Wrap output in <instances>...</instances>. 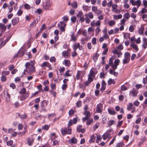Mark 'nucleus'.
<instances>
[{
  "label": "nucleus",
  "mask_w": 147,
  "mask_h": 147,
  "mask_svg": "<svg viewBox=\"0 0 147 147\" xmlns=\"http://www.w3.org/2000/svg\"><path fill=\"white\" fill-rule=\"evenodd\" d=\"M9 71H3L1 73L2 76H5L9 74Z\"/></svg>",
  "instance_id": "nucleus-57"
},
{
  "label": "nucleus",
  "mask_w": 147,
  "mask_h": 147,
  "mask_svg": "<svg viewBox=\"0 0 147 147\" xmlns=\"http://www.w3.org/2000/svg\"><path fill=\"white\" fill-rule=\"evenodd\" d=\"M13 91H12L11 93H12L11 95L9 93L7 92H6V93H5V96L6 98V100L7 101H9L10 100V96L13 97H14V95L13 94Z\"/></svg>",
  "instance_id": "nucleus-5"
},
{
  "label": "nucleus",
  "mask_w": 147,
  "mask_h": 147,
  "mask_svg": "<svg viewBox=\"0 0 147 147\" xmlns=\"http://www.w3.org/2000/svg\"><path fill=\"white\" fill-rule=\"evenodd\" d=\"M108 84L109 85L114 84L115 83V81L114 79H110L108 81Z\"/></svg>",
  "instance_id": "nucleus-39"
},
{
  "label": "nucleus",
  "mask_w": 147,
  "mask_h": 147,
  "mask_svg": "<svg viewBox=\"0 0 147 147\" xmlns=\"http://www.w3.org/2000/svg\"><path fill=\"white\" fill-rule=\"evenodd\" d=\"M84 16L83 13L82 12L80 11L79 12L78 14L77 15V16L78 18H80L81 17H82V16Z\"/></svg>",
  "instance_id": "nucleus-43"
},
{
  "label": "nucleus",
  "mask_w": 147,
  "mask_h": 147,
  "mask_svg": "<svg viewBox=\"0 0 147 147\" xmlns=\"http://www.w3.org/2000/svg\"><path fill=\"white\" fill-rule=\"evenodd\" d=\"M92 11L95 13H96L98 11V8L97 6H93L92 7Z\"/></svg>",
  "instance_id": "nucleus-42"
},
{
  "label": "nucleus",
  "mask_w": 147,
  "mask_h": 147,
  "mask_svg": "<svg viewBox=\"0 0 147 147\" xmlns=\"http://www.w3.org/2000/svg\"><path fill=\"white\" fill-rule=\"evenodd\" d=\"M96 138V137L94 135H92L91 136L90 139L89 140V142L90 143L94 142Z\"/></svg>",
  "instance_id": "nucleus-25"
},
{
  "label": "nucleus",
  "mask_w": 147,
  "mask_h": 147,
  "mask_svg": "<svg viewBox=\"0 0 147 147\" xmlns=\"http://www.w3.org/2000/svg\"><path fill=\"white\" fill-rule=\"evenodd\" d=\"M5 29L6 27L4 25L1 24H0V30H1L2 32H4Z\"/></svg>",
  "instance_id": "nucleus-27"
},
{
  "label": "nucleus",
  "mask_w": 147,
  "mask_h": 147,
  "mask_svg": "<svg viewBox=\"0 0 147 147\" xmlns=\"http://www.w3.org/2000/svg\"><path fill=\"white\" fill-rule=\"evenodd\" d=\"M134 107L133 104L132 103H129L128 105L127 106V109L128 111H130L131 110V109H133Z\"/></svg>",
  "instance_id": "nucleus-31"
},
{
  "label": "nucleus",
  "mask_w": 147,
  "mask_h": 147,
  "mask_svg": "<svg viewBox=\"0 0 147 147\" xmlns=\"http://www.w3.org/2000/svg\"><path fill=\"white\" fill-rule=\"evenodd\" d=\"M51 139H53L57 137L55 133H53L51 134Z\"/></svg>",
  "instance_id": "nucleus-61"
},
{
  "label": "nucleus",
  "mask_w": 147,
  "mask_h": 147,
  "mask_svg": "<svg viewBox=\"0 0 147 147\" xmlns=\"http://www.w3.org/2000/svg\"><path fill=\"white\" fill-rule=\"evenodd\" d=\"M120 60L119 59H115L114 63L111 64V66L113 69L115 70L117 68V66L119 65Z\"/></svg>",
  "instance_id": "nucleus-4"
},
{
  "label": "nucleus",
  "mask_w": 147,
  "mask_h": 147,
  "mask_svg": "<svg viewBox=\"0 0 147 147\" xmlns=\"http://www.w3.org/2000/svg\"><path fill=\"white\" fill-rule=\"evenodd\" d=\"M124 59L123 60V63L126 64L129 62L130 60V54L128 52L125 53L124 54Z\"/></svg>",
  "instance_id": "nucleus-2"
},
{
  "label": "nucleus",
  "mask_w": 147,
  "mask_h": 147,
  "mask_svg": "<svg viewBox=\"0 0 147 147\" xmlns=\"http://www.w3.org/2000/svg\"><path fill=\"white\" fill-rule=\"evenodd\" d=\"M19 18L16 17L12 20V23L13 25H16L19 22Z\"/></svg>",
  "instance_id": "nucleus-15"
},
{
  "label": "nucleus",
  "mask_w": 147,
  "mask_h": 147,
  "mask_svg": "<svg viewBox=\"0 0 147 147\" xmlns=\"http://www.w3.org/2000/svg\"><path fill=\"white\" fill-rule=\"evenodd\" d=\"M101 29H100V27H97L95 30V35H96L98 34L101 31Z\"/></svg>",
  "instance_id": "nucleus-36"
},
{
  "label": "nucleus",
  "mask_w": 147,
  "mask_h": 147,
  "mask_svg": "<svg viewBox=\"0 0 147 147\" xmlns=\"http://www.w3.org/2000/svg\"><path fill=\"white\" fill-rule=\"evenodd\" d=\"M51 5V3L49 1H47L43 4V7L45 9H48Z\"/></svg>",
  "instance_id": "nucleus-8"
},
{
  "label": "nucleus",
  "mask_w": 147,
  "mask_h": 147,
  "mask_svg": "<svg viewBox=\"0 0 147 147\" xmlns=\"http://www.w3.org/2000/svg\"><path fill=\"white\" fill-rule=\"evenodd\" d=\"M100 125V123H96L93 126V128L94 131L95 130L98 128L99 127Z\"/></svg>",
  "instance_id": "nucleus-41"
},
{
  "label": "nucleus",
  "mask_w": 147,
  "mask_h": 147,
  "mask_svg": "<svg viewBox=\"0 0 147 147\" xmlns=\"http://www.w3.org/2000/svg\"><path fill=\"white\" fill-rule=\"evenodd\" d=\"M81 31H83V32L82 33V34L84 36H87V31L86 30H81L80 29L78 31V33H79L80 34V32Z\"/></svg>",
  "instance_id": "nucleus-32"
},
{
  "label": "nucleus",
  "mask_w": 147,
  "mask_h": 147,
  "mask_svg": "<svg viewBox=\"0 0 147 147\" xmlns=\"http://www.w3.org/2000/svg\"><path fill=\"white\" fill-rule=\"evenodd\" d=\"M38 21L36 20H34L33 22L30 24V26L31 27H33L35 26L36 24L37 23Z\"/></svg>",
  "instance_id": "nucleus-51"
},
{
  "label": "nucleus",
  "mask_w": 147,
  "mask_h": 147,
  "mask_svg": "<svg viewBox=\"0 0 147 147\" xmlns=\"http://www.w3.org/2000/svg\"><path fill=\"white\" fill-rule=\"evenodd\" d=\"M64 22H66L68 20V17L67 16H64L62 18Z\"/></svg>",
  "instance_id": "nucleus-55"
},
{
  "label": "nucleus",
  "mask_w": 147,
  "mask_h": 147,
  "mask_svg": "<svg viewBox=\"0 0 147 147\" xmlns=\"http://www.w3.org/2000/svg\"><path fill=\"white\" fill-rule=\"evenodd\" d=\"M50 86L51 88V90H53L56 89V84H55L51 83L50 84Z\"/></svg>",
  "instance_id": "nucleus-47"
},
{
  "label": "nucleus",
  "mask_w": 147,
  "mask_h": 147,
  "mask_svg": "<svg viewBox=\"0 0 147 147\" xmlns=\"http://www.w3.org/2000/svg\"><path fill=\"white\" fill-rule=\"evenodd\" d=\"M62 56H64L65 58H68L69 55L68 52L67 51H64L62 52Z\"/></svg>",
  "instance_id": "nucleus-21"
},
{
  "label": "nucleus",
  "mask_w": 147,
  "mask_h": 147,
  "mask_svg": "<svg viewBox=\"0 0 147 147\" xmlns=\"http://www.w3.org/2000/svg\"><path fill=\"white\" fill-rule=\"evenodd\" d=\"M144 29V27L143 26H141L139 30V33L141 34H142L143 33Z\"/></svg>",
  "instance_id": "nucleus-38"
},
{
  "label": "nucleus",
  "mask_w": 147,
  "mask_h": 147,
  "mask_svg": "<svg viewBox=\"0 0 147 147\" xmlns=\"http://www.w3.org/2000/svg\"><path fill=\"white\" fill-rule=\"evenodd\" d=\"M77 131L78 132H81L82 133H84L85 131V129L82 128V126L81 125L78 126L77 128Z\"/></svg>",
  "instance_id": "nucleus-10"
},
{
  "label": "nucleus",
  "mask_w": 147,
  "mask_h": 147,
  "mask_svg": "<svg viewBox=\"0 0 147 147\" xmlns=\"http://www.w3.org/2000/svg\"><path fill=\"white\" fill-rule=\"evenodd\" d=\"M72 6L74 8H76L77 7V2L76 1L73 2L72 4Z\"/></svg>",
  "instance_id": "nucleus-62"
},
{
  "label": "nucleus",
  "mask_w": 147,
  "mask_h": 147,
  "mask_svg": "<svg viewBox=\"0 0 147 147\" xmlns=\"http://www.w3.org/2000/svg\"><path fill=\"white\" fill-rule=\"evenodd\" d=\"M63 64L65 66H69L70 65V63L69 60H65L63 62Z\"/></svg>",
  "instance_id": "nucleus-26"
},
{
  "label": "nucleus",
  "mask_w": 147,
  "mask_h": 147,
  "mask_svg": "<svg viewBox=\"0 0 147 147\" xmlns=\"http://www.w3.org/2000/svg\"><path fill=\"white\" fill-rule=\"evenodd\" d=\"M25 51L24 52L22 51H20L18 53L17 55L16 56L18 55L19 57H22L23 55L25 53Z\"/></svg>",
  "instance_id": "nucleus-35"
},
{
  "label": "nucleus",
  "mask_w": 147,
  "mask_h": 147,
  "mask_svg": "<svg viewBox=\"0 0 147 147\" xmlns=\"http://www.w3.org/2000/svg\"><path fill=\"white\" fill-rule=\"evenodd\" d=\"M26 127H24L23 131L22 132L18 131V134L20 136H22L25 134L27 131Z\"/></svg>",
  "instance_id": "nucleus-22"
},
{
  "label": "nucleus",
  "mask_w": 147,
  "mask_h": 147,
  "mask_svg": "<svg viewBox=\"0 0 147 147\" xmlns=\"http://www.w3.org/2000/svg\"><path fill=\"white\" fill-rule=\"evenodd\" d=\"M130 47H132L136 51H137L138 50L137 45L135 44H131Z\"/></svg>",
  "instance_id": "nucleus-34"
},
{
  "label": "nucleus",
  "mask_w": 147,
  "mask_h": 147,
  "mask_svg": "<svg viewBox=\"0 0 147 147\" xmlns=\"http://www.w3.org/2000/svg\"><path fill=\"white\" fill-rule=\"evenodd\" d=\"M108 111L109 114L112 115H114L115 113V111L110 109H108Z\"/></svg>",
  "instance_id": "nucleus-46"
},
{
  "label": "nucleus",
  "mask_w": 147,
  "mask_h": 147,
  "mask_svg": "<svg viewBox=\"0 0 147 147\" xmlns=\"http://www.w3.org/2000/svg\"><path fill=\"white\" fill-rule=\"evenodd\" d=\"M115 70L114 69H110L109 73L115 76H117L118 75V73L115 71Z\"/></svg>",
  "instance_id": "nucleus-24"
},
{
  "label": "nucleus",
  "mask_w": 147,
  "mask_h": 147,
  "mask_svg": "<svg viewBox=\"0 0 147 147\" xmlns=\"http://www.w3.org/2000/svg\"><path fill=\"white\" fill-rule=\"evenodd\" d=\"M34 139L32 138H29L28 139V142L29 145H31L32 144Z\"/></svg>",
  "instance_id": "nucleus-33"
},
{
  "label": "nucleus",
  "mask_w": 147,
  "mask_h": 147,
  "mask_svg": "<svg viewBox=\"0 0 147 147\" xmlns=\"http://www.w3.org/2000/svg\"><path fill=\"white\" fill-rule=\"evenodd\" d=\"M76 105L78 107H80L82 105V102L80 100L78 101L76 103Z\"/></svg>",
  "instance_id": "nucleus-63"
},
{
  "label": "nucleus",
  "mask_w": 147,
  "mask_h": 147,
  "mask_svg": "<svg viewBox=\"0 0 147 147\" xmlns=\"http://www.w3.org/2000/svg\"><path fill=\"white\" fill-rule=\"evenodd\" d=\"M88 16L91 19H92L94 18V15L91 12H89L88 14Z\"/></svg>",
  "instance_id": "nucleus-53"
},
{
  "label": "nucleus",
  "mask_w": 147,
  "mask_h": 147,
  "mask_svg": "<svg viewBox=\"0 0 147 147\" xmlns=\"http://www.w3.org/2000/svg\"><path fill=\"white\" fill-rule=\"evenodd\" d=\"M72 48L74 50H76L78 48L80 50H82L83 49L82 46H81L79 43H76L73 45Z\"/></svg>",
  "instance_id": "nucleus-6"
},
{
  "label": "nucleus",
  "mask_w": 147,
  "mask_h": 147,
  "mask_svg": "<svg viewBox=\"0 0 147 147\" xmlns=\"http://www.w3.org/2000/svg\"><path fill=\"white\" fill-rule=\"evenodd\" d=\"M115 24V22L113 20L109 21L108 22V24L110 26H112Z\"/></svg>",
  "instance_id": "nucleus-30"
},
{
  "label": "nucleus",
  "mask_w": 147,
  "mask_h": 147,
  "mask_svg": "<svg viewBox=\"0 0 147 147\" xmlns=\"http://www.w3.org/2000/svg\"><path fill=\"white\" fill-rule=\"evenodd\" d=\"M112 51L114 54H117L118 57H120L122 55V53L121 52H119L118 50L117 49H114Z\"/></svg>",
  "instance_id": "nucleus-17"
},
{
  "label": "nucleus",
  "mask_w": 147,
  "mask_h": 147,
  "mask_svg": "<svg viewBox=\"0 0 147 147\" xmlns=\"http://www.w3.org/2000/svg\"><path fill=\"white\" fill-rule=\"evenodd\" d=\"M88 80L89 81L90 83L92 82L93 80V78H94L93 77L90 76L89 75H88Z\"/></svg>",
  "instance_id": "nucleus-52"
},
{
  "label": "nucleus",
  "mask_w": 147,
  "mask_h": 147,
  "mask_svg": "<svg viewBox=\"0 0 147 147\" xmlns=\"http://www.w3.org/2000/svg\"><path fill=\"white\" fill-rule=\"evenodd\" d=\"M35 64V61L34 60L30 61L29 62L26 63L25 64L26 70L24 71V73L26 74V71L28 73H31L35 71V67L34 65Z\"/></svg>",
  "instance_id": "nucleus-1"
},
{
  "label": "nucleus",
  "mask_w": 147,
  "mask_h": 147,
  "mask_svg": "<svg viewBox=\"0 0 147 147\" xmlns=\"http://www.w3.org/2000/svg\"><path fill=\"white\" fill-rule=\"evenodd\" d=\"M102 138L103 140H105L106 139L109 140L111 138L110 135L108 133H106L102 136Z\"/></svg>",
  "instance_id": "nucleus-13"
},
{
  "label": "nucleus",
  "mask_w": 147,
  "mask_h": 147,
  "mask_svg": "<svg viewBox=\"0 0 147 147\" xmlns=\"http://www.w3.org/2000/svg\"><path fill=\"white\" fill-rule=\"evenodd\" d=\"M136 5H137V7L138 8L139 7L140 5L141 4V1L140 0H138L136 1Z\"/></svg>",
  "instance_id": "nucleus-60"
},
{
  "label": "nucleus",
  "mask_w": 147,
  "mask_h": 147,
  "mask_svg": "<svg viewBox=\"0 0 147 147\" xmlns=\"http://www.w3.org/2000/svg\"><path fill=\"white\" fill-rule=\"evenodd\" d=\"M102 137L100 135H98L96 136V142L97 143H98L100 141L102 140Z\"/></svg>",
  "instance_id": "nucleus-28"
},
{
  "label": "nucleus",
  "mask_w": 147,
  "mask_h": 147,
  "mask_svg": "<svg viewBox=\"0 0 147 147\" xmlns=\"http://www.w3.org/2000/svg\"><path fill=\"white\" fill-rule=\"evenodd\" d=\"M70 70H67L65 73V74H64V76L65 77H69L71 76V74L69 73Z\"/></svg>",
  "instance_id": "nucleus-37"
},
{
  "label": "nucleus",
  "mask_w": 147,
  "mask_h": 147,
  "mask_svg": "<svg viewBox=\"0 0 147 147\" xmlns=\"http://www.w3.org/2000/svg\"><path fill=\"white\" fill-rule=\"evenodd\" d=\"M77 37L74 36L72 34L71 35V39L73 41H76V40Z\"/></svg>",
  "instance_id": "nucleus-54"
},
{
  "label": "nucleus",
  "mask_w": 147,
  "mask_h": 147,
  "mask_svg": "<svg viewBox=\"0 0 147 147\" xmlns=\"http://www.w3.org/2000/svg\"><path fill=\"white\" fill-rule=\"evenodd\" d=\"M123 16L126 19H128L130 18V16L129 13H127L124 14Z\"/></svg>",
  "instance_id": "nucleus-44"
},
{
  "label": "nucleus",
  "mask_w": 147,
  "mask_h": 147,
  "mask_svg": "<svg viewBox=\"0 0 147 147\" xmlns=\"http://www.w3.org/2000/svg\"><path fill=\"white\" fill-rule=\"evenodd\" d=\"M92 44L94 45H95L96 43V38H93L92 40Z\"/></svg>",
  "instance_id": "nucleus-59"
},
{
  "label": "nucleus",
  "mask_w": 147,
  "mask_h": 147,
  "mask_svg": "<svg viewBox=\"0 0 147 147\" xmlns=\"http://www.w3.org/2000/svg\"><path fill=\"white\" fill-rule=\"evenodd\" d=\"M112 10L113 12H115L116 13L117 12V9L118 7V5L116 4H113L112 6Z\"/></svg>",
  "instance_id": "nucleus-23"
},
{
  "label": "nucleus",
  "mask_w": 147,
  "mask_h": 147,
  "mask_svg": "<svg viewBox=\"0 0 147 147\" xmlns=\"http://www.w3.org/2000/svg\"><path fill=\"white\" fill-rule=\"evenodd\" d=\"M61 133L62 135H64L66 134H70L71 133V128L68 127V130L66 128H63L61 129Z\"/></svg>",
  "instance_id": "nucleus-3"
},
{
  "label": "nucleus",
  "mask_w": 147,
  "mask_h": 147,
  "mask_svg": "<svg viewBox=\"0 0 147 147\" xmlns=\"http://www.w3.org/2000/svg\"><path fill=\"white\" fill-rule=\"evenodd\" d=\"M10 39V37H8L3 42V39L2 38L0 39V46H1V47L3 46Z\"/></svg>",
  "instance_id": "nucleus-9"
},
{
  "label": "nucleus",
  "mask_w": 147,
  "mask_h": 147,
  "mask_svg": "<svg viewBox=\"0 0 147 147\" xmlns=\"http://www.w3.org/2000/svg\"><path fill=\"white\" fill-rule=\"evenodd\" d=\"M126 21L125 19L124 18H123L120 21V25H121L124 26L125 23Z\"/></svg>",
  "instance_id": "nucleus-56"
},
{
  "label": "nucleus",
  "mask_w": 147,
  "mask_h": 147,
  "mask_svg": "<svg viewBox=\"0 0 147 147\" xmlns=\"http://www.w3.org/2000/svg\"><path fill=\"white\" fill-rule=\"evenodd\" d=\"M69 143L71 144H76L77 142V139L75 137L72 138L69 140Z\"/></svg>",
  "instance_id": "nucleus-18"
},
{
  "label": "nucleus",
  "mask_w": 147,
  "mask_h": 147,
  "mask_svg": "<svg viewBox=\"0 0 147 147\" xmlns=\"http://www.w3.org/2000/svg\"><path fill=\"white\" fill-rule=\"evenodd\" d=\"M66 25L65 22H60V24H58V26L60 27V29L61 31H65L64 28Z\"/></svg>",
  "instance_id": "nucleus-7"
},
{
  "label": "nucleus",
  "mask_w": 147,
  "mask_h": 147,
  "mask_svg": "<svg viewBox=\"0 0 147 147\" xmlns=\"http://www.w3.org/2000/svg\"><path fill=\"white\" fill-rule=\"evenodd\" d=\"M113 17L114 20H118L121 19L122 17V16L120 14L118 15H114Z\"/></svg>",
  "instance_id": "nucleus-29"
},
{
  "label": "nucleus",
  "mask_w": 147,
  "mask_h": 147,
  "mask_svg": "<svg viewBox=\"0 0 147 147\" xmlns=\"http://www.w3.org/2000/svg\"><path fill=\"white\" fill-rule=\"evenodd\" d=\"M102 105L101 104H98L96 106V111L98 113H100L102 111Z\"/></svg>",
  "instance_id": "nucleus-12"
},
{
  "label": "nucleus",
  "mask_w": 147,
  "mask_h": 147,
  "mask_svg": "<svg viewBox=\"0 0 147 147\" xmlns=\"http://www.w3.org/2000/svg\"><path fill=\"white\" fill-rule=\"evenodd\" d=\"M84 114L86 115V116L89 117L90 115V113L89 111H84Z\"/></svg>",
  "instance_id": "nucleus-45"
},
{
  "label": "nucleus",
  "mask_w": 147,
  "mask_h": 147,
  "mask_svg": "<svg viewBox=\"0 0 147 147\" xmlns=\"http://www.w3.org/2000/svg\"><path fill=\"white\" fill-rule=\"evenodd\" d=\"M99 55L98 54L96 53L93 57V59L95 62L96 61H97Z\"/></svg>",
  "instance_id": "nucleus-49"
},
{
  "label": "nucleus",
  "mask_w": 147,
  "mask_h": 147,
  "mask_svg": "<svg viewBox=\"0 0 147 147\" xmlns=\"http://www.w3.org/2000/svg\"><path fill=\"white\" fill-rule=\"evenodd\" d=\"M137 92L134 89H133L130 91L129 95L133 97H135L137 96Z\"/></svg>",
  "instance_id": "nucleus-14"
},
{
  "label": "nucleus",
  "mask_w": 147,
  "mask_h": 147,
  "mask_svg": "<svg viewBox=\"0 0 147 147\" xmlns=\"http://www.w3.org/2000/svg\"><path fill=\"white\" fill-rule=\"evenodd\" d=\"M96 73L97 72L96 71L95 69L93 68L90 70V73L88 75L90 76L94 77L95 75L96 74Z\"/></svg>",
  "instance_id": "nucleus-11"
},
{
  "label": "nucleus",
  "mask_w": 147,
  "mask_h": 147,
  "mask_svg": "<svg viewBox=\"0 0 147 147\" xmlns=\"http://www.w3.org/2000/svg\"><path fill=\"white\" fill-rule=\"evenodd\" d=\"M101 25V22L99 20L96 21L95 23V26L100 27Z\"/></svg>",
  "instance_id": "nucleus-58"
},
{
  "label": "nucleus",
  "mask_w": 147,
  "mask_h": 147,
  "mask_svg": "<svg viewBox=\"0 0 147 147\" xmlns=\"http://www.w3.org/2000/svg\"><path fill=\"white\" fill-rule=\"evenodd\" d=\"M131 44H134L135 42L136 41V39L134 36L131 37L130 38Z\"/></svg>",
  "instance_id": "nucleus-48"
},
{
  "label": "nucleus",
  "mask_w": 147,
  "mask_h": 147,
  "mask_svg": "<svg viewBox=\"0 0 147 147\" xmlns=\"http://www.w3.org/2000/svg\"><path fill=\"white\" fill-rule=\"evenodd\" d=\"M14 129H13V130L12 132V133H11V136L12 137H16L18 134L17 132L14 131Z\"/></svg>",
  "instance_id": "nucleus-50"
},
{
  "label": "nucleus",
  "mask_w": 147,
  "mask_h": 147,
  "mask_svg": "<svg viewBox=\"0 0 147 147\" xmlns=\"http://www.w3.org/2000/svg\"><path fill=\"white\" fill-rule=\"evenodd\" d=\"M41 67H47L49 68L51 67V65L47 62H44L40 65Z\"/></svg>",
  "instance_id": "nucleus-16"
},
{
  "label": "nucleus",
  "mask_w": 147,
  "mask_h": 147,
  "mask_svg": "<svg viewBox=\"0 0 147 147\" xmlns=\"http://www.w3.org/2000/svg\"><path fill=\"white\" fill-rule=\"evenodd\" d=\"M29 96V94L26 93L20 96V99L21 101H23L26 99Z\"/></svg>",
  "instance_id": "nucleus-19"
},
{
  "label": "nucleus",
  "mask_w": 147,
  "mask_h": 147,
  "mask_svg": "<svg viewBox=\"0 0 147 147\" xmlns=\"http://www.w3.org/2000/svg\"><path fill=\"white\" fill-rule=\"evenodd\" d=\"M81 72L80 71H78L76 75V78L77 80H79L80 79L81 77Z\"/></svg>",
  "instance_id": "nucleus-40"
},
{
  "label": "nucleus",
  "mask_w": 147,
  "mask_h": 147,
  "mask_svg": "<svg viewBox=\"0 0 147 147\" xmlns=\"http://www.w3.org/2000/svg\"><path fill=\"white\" fill-rule=\"evenodd\" d=\"M2 130L5 132L7 133H12L13 130V129L11 128L7 130L6 129L3 127Z\"/></svg>",
  "instance_id": "nucleus-20"
},
{
  "label": "nucleus",
  "mask_w": 147,
  "mask_h": 147,
  "mask_svg": "<svg viewBox=\"0 0 147 147\" xmlns=\"http://www.w3.org/2000/svg\"><path fill=\"white\" fill-rule=\"evenodd\" d=\"M94 29L92 28V27H89L88 30V33L90 34V33L94 31Z\"/></svg>",
  "instance_id": "nucleus-64"
}]
</instances>
